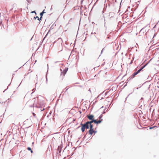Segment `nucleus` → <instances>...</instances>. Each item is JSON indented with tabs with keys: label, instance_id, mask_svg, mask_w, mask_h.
Returning a JSON list of instances; mask_svg holds the SVG:
<instances>
[{
	"label": "nucleus",
	"instance_id": "obj_4",
	"mask_svg": "<svg viewBox=\"0 0 159 159\" xmlns=\"http://www.w3.org/2000/svg\"><path fill=\"white\" fill-rule=\"evenodd\" d=\"M145 66V65L142 67L137 72H134L132 75L131 78H133L135 77V76L138 74Z\"/></svg>",
	"mask_w": 159,
	"mask_h": 159
},
{
	"label": "nucleus",
	"instance_id": "obj_5",
	"mask_svg": "<svg viewBox=\"0 0 159 159\" xmlns=\"http://www.w3.org/2000/svg\"><path fill=\"white\" fill-rule=\"evenodd\" d=\"M87 118L90 120H94L93 119L94 116L93 115H87Z\"/></svg>",
	"mask_w": 159,
	"mask_h": 159
},
{
	"label": "nucleus",
	"instance_id": "obj_13",
	"mask_svg": "<svg viewBox=\"0 0 159 159\" xmlns=\"http://www.w3.org/2000/svg\"><path fill=\"white\" fill-rule=\"evenodd\" d=\"M32 13H35L36 14V13L35 12V11H33L32 12Z\"/></svg>",
	"mask_w": 159,
	"mask_h": 159
},
{
	"label": "nucleus",
	"instance_id": "obj_9",
	"mask_svg": "<svg viewBox=\"0 0 159 159\" xmlns=\"http://www.w3.org/2000/svg\"><path fill=\"white\" fill-rule=\"evenodd\" d=\"M27 149L29 150L30 151L31 153H33V151L31 150V148L30 147H28L27 148Z\"/></svg>",
	"mask_w": 159,
	"mask_h": 159
},
{
	"label": "nucleus",
	"instance_id": "obj_12",
	"mask_svg": "<svg viewBox=\"0 0 159 159\" xmlns=\"http://www.w3.org/2000/svg\"><path fill=\"white\" fill-rule=\"evenodd\" d=\"M102 115H101L100 116H99V119L100 120H101L102 119Z\"/></svg>",
	"mask_w": 159,
	"mask_h": 159
},
{
	"label": "nucleus",
	"instance_id": "obj_1",
	"mask_svg": "<svg viewBox=\"0 0 159 159\" xmlns=\"http://www.w3.org/2000/svg\"><path fill=\"white\" fill-rule=\"evenodd\" d=\"M38 97H36L31 100H29L26 103V105L30 107H33L34 104L38 102Z\"/></svg>",
	"mask_w": 159,
	"mask_h": 159
},
{
	"label": "nucleus",
	"instance_id": "obj_2",
	"mask_svg": "<svg viewBox=\"0 0 159 159\" xmlns=\"http://www.w3.org/2000/svg\"><path fill=\"white\" fill-rule=\"evenodd\" d=\"M90 121H88L85 124L83 125L81 124L82 127L81 128V130L83 132H84L85 130V129H89V125L92 124L93 122L94 123L95 120H91Z\"/></svg>",
	"mask_w": 159,
	"mask_h": 159
},
{
	"label": "nucleus",
	"instance_id": "obj_3",
	"mask_svg": "<svg viewBox=\"0 0 159 159\" xmlns=\"http://www.w3.org/2000/svg\"><path fill=\"white\" fill-rule=\"evenodd\" d=\"M56 44V48L57 50L60 52L63 50V46L62 43L60 42L57 41L55 42Z\"/></svg>",
	"mask_w": 159,
	"mask_h": 159
},
{
	"label": "nucleus",
	"instance_id": "obj_11",
	"mask_svg": "<svg viewBox=\"0 0 159 159\" xmlns=\"http://www.w3.org/2000/svg\"><path fill=\"white\" fill-rule=\"evenodd\" d=\"M35 19H37L38 20H40V18H39V17L38 16H36V17H34Z\"/></svg>",
	"mask_w": 159,
	"mask_h": 159
},
{
	"label": "nucleus",
	"instance_id": "obj_10",
	"mask_svg": "<svg viewBox=\"0 0 159 159\" xmlns=\"http://www.w3.org/2000/svg\"><path fill=\"white\" fill-rule=\"evenodd\" d=\"M90 127V129H93V125H92V124L90 125H89V127Z\"/></svg>",
	"mask_w": 159,
	"mask_h": 159
},
{
	"label": "nucleus",
	"instance_id": "obj_6",
	"mask_svg": "<svg viewBox=\"0 0 159 159\" xmlns=\"http://www.w3.org/2000/svg\"><path fill=\"white\" fill-rule=\"evenodd\" d=\"M94 132V131L93 129H90L89 131V134L91 135H92Z\"/></svg>",
	"mask_w": 159,
	"mask_h": 159
},
{
	"label": "nucleus",
	"instance_id": "obj_14",
	"mask_svg": "<svg viewBox=\"0 0 159 159\" xmlns=\"http://www.w3.org/2000/svg\"><path fill=\"white\" fill-rule=\"evenodd\" d=\"M33 115H34V113H33Z\"/></svg>",
	"mask_w": 159,
	"mask_h": 159
},
{
	"label": "nucleus",
	"instance_id": "obj_8",
	"mask_svg": "<svg viewBox=\"0 0 159 159\" xmlns=\"http://www.w3.org/2000/svg\"><path fill=\"white\" fill-rule=\"evenodd\" d=\"M44 10L43 11L41 12L40 13V16H41L40 17V20H41V18H42V16H43V14L44 13H45V12H44Z\"/></svg>",
	"mask_w": 159,
	"mask_h": 159
},
{
	"label": "nucleus",
	"instance_id": "obj_7",
	"mask_svg": "<svg viewBox=\"0 0 159 159\" xmlns=\"http://www.w3.org/2000/svg\"><path fill=\"white\" fill-rule=\"evenodd\" d=\"M102 120V119L99 120L98 121H97V120H95L94 121V123H95L98 124L100 123H101Z\"/></svg>",
	"mask_w": 159,
	"mask_h": 159
}]
</instances>
